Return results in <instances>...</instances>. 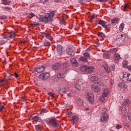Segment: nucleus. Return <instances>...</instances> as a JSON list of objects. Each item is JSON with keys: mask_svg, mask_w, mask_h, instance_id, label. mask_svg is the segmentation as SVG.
<instances>
[{"mask_svg": "<svg viewBox=\"0 0 131 131\" xmlns=\"http://www.w3.org/2000/svg\"><path fill=\"white\" fill-rule=\"evenodd\" d=\"M122 81L125 83H129L131 82V74L127 72H123V77Z\"/></svg>", "mask_w": 131, "mask_h": 131, "instance_id": "1", "label": "nucleus"}, {"mask_svg": "<svg viewBox=\"0 0 131 131\" xmlns=\"http://www.w3.org/2000/svg\"><path fill=\"white\" fill-rule=\"evenodd\" d=\"M109 120V114L107 113V111L102 113L100 116V122L102 123H106Z\"/></svg>", "mask_w": 131, "mask_h": 131, "instance_id": "2", "label": "nucleus"}, {"mask_svg": "<svg viewBox=\"0 0 131 131\" xmlns=\"http://www.w3.org/2000/svg\"><path fill=\"white\" fill-rule=\"evenodd\" d=\"M49 125L53 127H58L60 124V121L57 120L55 118L49 119Z\"/></svg>", "mask_w": 131, "mask_h": 131, "instance_id": "3", "label": "nucleus"}, {"mask_svg": "<svg viewBox=\"0 0 131 131\" xmlns=\"http://www.w3.org/2000/svg\"><path fill=\"white\" fill-rule=\"evenodd\" d=\"M15 36H16V33L14 32H12L7 34H4L2 37L4 39L10 40V38L11 39L14 38Z\"/></svg>", "mask_w": 131, "mask_h": 131, "instance_id": "4", "label": "nucleus"}, {"mask_svg": "<svg viewBox=\"0 0 131 131\" xmlns=\"http://www.w3.org/2000/svg\"><path fill=\"white\" fill-rule=\"evenodd\" d=\"M50 77V73H42L40 74L39 76V79L41 80H47Z\"/></svg>", "mask_w": 131, "mask_h": 131, "instance_id": "5", "label": "nucleus"}, {"mask_svg": "<svg viewBox=\"0 0 131 131\" xmlns=\"http://www.w3.org/2000/svg\"><path fill=\"white\" fill-rule=\"evenodd\" d=\"M91 81H92L95 84H98L99 85H102L101 84V79L96 76H92L91 78Z\"/></svg>", "mask_w": 131, "mask_h": 131, "instance_id": "6", "label": "nucleus"}, {"mask_svg": "<svg viewBox=\"0 0 131 131\" xmlns=\"http://www.w3.org/2000/svg\"><path fill=\"white\" fill-rule=\"evenodd\" d=\"M96 24H99V25H101L103 28H108V26L106 25L107 24V22L106 21L103 20H99V21L95 20Z\"/></svg>", "mask_w": 131, "mask_h": 131, "instance_id": "7", "label": "nucleus"}, {"mask_svg": "<svg viewBox=\"0 0 131 131\" xmlns=\"http://www.w3.org/2000/svg\"><path fill=\"white\" fill-rule=\"evenodd\" d=\"M46 68H47V66H41L40 67L34 68L36 72L38 73H41V72H43L45 70H46Z\"/></svg>", "mask_w": 131, "mask_h": 131, "instance_id": "8", "label": "nucleus"}, {"mask_svg": "<svg viewBox=\"0 0 131 131\" xmlns=\"http://www.w3.org/2000/svg\"><path fill=\"white\" fill-rule=\"evenodd\" d=\"M87 100L92 104L94 102V94L92 93H88L86 96Z\"/></svg>", "mask_w": 131, "mask_h": 131, "instance_id": "9", "label": "nucleus"}, {"mask_svg": "<svg viewBox=\"0 0 131 131\" xmlns=\"http://www.w3.org/2000/svg\"><path fill=\"white\" fill-rule=\"evenodd\" d=\"M37 19L41 22H50V18H48L47 16L41 15Z\"/></svg>", "mask_w": 131, "mask_h": 131, "instance_id": "10", "label": "nucleus"}, {"mask_svg": "<svg viewBox=\"0 0 131 131\" xmlns=\"http://www.w3.org/2000/svg\"><path fill=\"white\" fill-rule=\"evenodd\" d=\"M124 38H125V36L122 33H120L117 37V40H119L120 43H122L124 40Z\"/></svg>", "mask_w": 131, "mask_h": 131, "instance_id": "11", "label": "nucleus"}, {"mask_svg": "<svg viewBox=\"0 0 131 131\" xmlns=\"http://www.w3.org/2000/svg\"><path fill=\"white\" fill-rule=\"evenodd\" d=\"M51 68L53 69V70H54V71H56V70H58V69L61 68V64L59 63H54L52 65Z\"/></svg>", "mask_w": 131, "mask_h": 131, "instance_id": "12", "label": "nucleus"}, {"mask_svg": "<svg viewBox=\"0 0 131 131\" xmlns=\"http://www.w3.org/2000/svg\"><path fill=\"white\" fill-rule=\"evenodd\" d=\"M66 52L67 53L68 55H69L70 56H74L75 54V52L73 51V49L71 48H67L66 50Z\"/></svg>", "mask_w": 131, "mask_h": 131, "instance_id": "13", "label": "nucleus"}, {"mask_svg": "<svg viewBox=\"0 0 131 131\" xmlns=\"http://www.w3.org/2000/svg\"><path fill=\"white\" fill-rule=\"evenodd\" d=\"M40 34L41 36H43V37H46L48 39H51V38H52V36H51V34H50L49 33L41 32Z\"/></svg>", "mask_w": 131, "mask_h": 131, "instance_id": "14", "label": "nucleus"}, {"mask_svg": "<svg viewBox=\"0 0 131 131\" xmlns=\"http://www.w3.org/2000/svg\"><path fill=\"white\" fill-rule=\"evenodd\" d=\"M57 53L59 54L60 56L63 54V48H62V46L60 45H57Z\"/></svg>", "mask_w": 131, "mask_h": 131, "instance_id": "15", "label": "nucleus"}, {"mask_svg": "<svg viewBox=\"0 0 131 131\" xmlns=\"http://www.w3.org/2000/svg\"><path fill=\"white\" fill-rule=\"evenodd\" d=\"M54 15H55V12L54 11H51L47 14V18L50 19V21H52L53 20V17H54Z\"/></svg>", "mask_w": 131, "mask_h": 131, "instance_id": "16", "label": "nucleus"}, {"mask_svg": "<svg viewBox=\"0 0 131 131\" xmlns=\"http://www.w3.org/2000/svg\"><path fill=\"white\" fill-rule=\"evenodd\" d=\"M121 58L120 57V55L117 53H115L114 55V60L116 63L118 62L119 60H120Z\"/></svg>", "mask_w": 131, "mask_h": 131, "instance_id": "17", "label": "nucleus"}, {"mask_svg": "<svg viewBox=\"0 0 131 131\" xmlns=\"http://www.w3.org/2000/svg\"><path fill=\"white\" fill-rule=\"evenodd\" d=\"M32 119L34 121H36V122H41L42 121L41 118L38 116L32 117Z\"/></svg>", "mask_w": 131, "mask_h": 131, "instance_id": "18", "label": "nucleus"}, {"mask_svg": "<svg viewBox=\"0 0 131 131\" xmlns=\"http://www.w3.org/2000/svg\"><path fill=\"white\" fill-rule=\"evenodd\" d=\"M110 93V91L109 89H105L103 90V92L102 95H103V97H108V95H109Z\"/></svg>", "mask_w": 131, "mask_h": 131, "instance_id": "19", "label": "nucleus"}, {"mask_svg": "<svg viewBox=\"0 0 131 131\" xmlns=\"http://www.w3.org/2000/svg\"><path fill=\"white\" fill-rule=\"evenodd\" d=\"M92 91L94 92V93H99L100 91H101V88L100 86H94L92 88Z\"/></svg>", "mask_w": 131, "mask_h": 131, "instance_id": "20", "label": "nucleus"}, {"mask_svg": "<svg viewBox=\"0 0 131 131\" xmlns=\"http://www.w3.org/2000/svg\"><path fill=\"white\" fill-rule=\"evenodd\" d=\"M129 104H130V101L128 99H125L123 100L122 105L123 106H127Z\"/></svg>", "mask_w": 131, "mask_h": 131, "instance_id": "21", "label": "nucleus"}, {"mask_svg": "<svg viewBox=\"0 0 131 131\" xmlns=\"http://www.w3.org/2000/svg\"><path fill=\"white\" fill-rule=\"evenodd\" d=\"M68 91V89L67 88H60L59 90V92L60 94H66Z\"/></svg>", "mask_w": 131, "mask_h": 131, "instance_id": "22", "label": "nucleus"}, {"mask_svg": "<svg viewBox=\"0 0 131 131\" xmlns=\"http://www.w3.org/2000/svg\"><path fill=\"white\" fill-rule=\"evenodd\" d=\"M73 122H72L73 125H75V123L78 121V118L76 116H73L72 118Z\"/></svg>", "mask_w": 131, "mask_h": 131, "instance_id": "23", "label": "nucleus"}, {"mask_svg": "<svg viewBox=\"0 0 131 131\" xmlns=\"http://www.w3.org/2000/svg\"><path fill=\"white\" fill-rule=\"evenodd\" d=\"M12 75H12L9 73L6 74L5 75V76L4 78L5 81H8L10 80V79H11V77L12 76Z\"/></svg>", "mask_w": 131, "mask_h": 131, "instance_id": "24", "label": "nucleus"}, {"mask_svg": "<svg viewBox=\"0 0 131 131\" xmlns=\"http://www.w3.org/2000/svg\"><path fill=\"white\" fill-rule=\"evenodd\" d=\"M71 64H72L73 66H77V65H78L77 61H76L75 58L71 59Z\"/></svg>", "mask_w": 131, "mask_h": 131, "instance_id": "25", "label": "nucleus"}, {"mask_svg": "<svg viewBox=\"0 0 131 131\" xmlns=\"http://www.w3.org/2000/svg\"><path fill=\"white\" fill-rule=\"evenodd\" d=\"M94 71V67H87L86 73H92Z\"/></svg>", "mask_w": 131, "mask_h": 131, "instance_id": "26", "label": "nucleus"}, {"mask_svg": "<svg viewBox=\"0 0 131 131\" xmlns=\"http://www.w3.org/2000/svg\"><path fill=\"white\" fill-rule=\"evenodd\" d=\"M2 4H3V5H5V6H9V5L11 4V1L7 0H2Z\"/></svg>", "mask_w": 131, "mask_h": 131, "instance_id": "27", "label": "nucleus"}, {"mask_svg": "<svg viewBox=\"0 0 131 131\" xmlns=\"http://www.w3.org/2000/svg\"><path fill=\"white\" fill-rule=\"evenodd\" d=\"M111 54L110 52H107L103 54V57L104 59H110Z\"/></svg>", "mask_w": 131, "mask_h": 131, "instance_id": "28", "label": "nucleus"}, {"mask_svg": "<svg viewBox=\"0 0 131 131\" xmlns=\"http://www.w3.org/2000/svg\"><path fill=\"white\" fill-rule=\"evenodd\" d=\"M124 83H125V82H123V83H119L118 84L119 88H120L121 89H125L127 88V86L125 85Z\"/></svg>", "mask_w": 131, "mask_h": 131, "instance_id": "29", "label": "nucleus"}, {"mask_svg": "<svg viewBox=\"0 0 131 131\" xmlns=\"http://www.w3.org/2000/svg\"><path fill=\"white\" fill-rule=\"evenodd\" d=\"M87 70H88V66H82L81 67L80 70L82 72H86Z\"/></svg>", "mask_w": 131, "mask_h": 131, "instance_id": "30", "label": "nucleus"}, {"mask_svg": "<svg viewBox=\"0 0 131 131\" xmlns=\"http://www.w3.org/2000/svg\"><path fill=\"white\" fill-rule=\"evenodd\" d=\"M79 60L80 61H82L83 62H84V63H88V58L86 57H85L81 56L79 58Z\"/></svg>", "mask_w": 131, "mask_h": 131, "instance_id": "31", "label": "nucleus"}, {"mask_svg": "<svg viewBox=\"0 0 131 131\" xmlns=\"http://www.w3.org/2000/svg\"><path fill=\"white\" fill-rule=\"evenodd\" d=\"M103 68L105 70L107 73H110V68L107 66V64H104V65H103Z\"/></svg>", "mask_w": 131, "mask_h": 131, "instance_id": "32", "label": "nucleus"}, {"mask_svg": "<svg viewBox=\"0 0 131 131\" xmlns=\"http://www.w3.org/2000/svg\"><path fill=\"white\" fill-rule=\"evenodd\" d=\"M98 36L99 37H102V38H104V37L106 36V35H105V34L102 32H99L98 34Z\"/></svg>", "mask_w": 131, "mask_h": 131, "instance_id": "33", "label": "nucleus"}, {"mask_svg": "<svg viewBox=\"0 0 131 131\" xmlns=\"http://www.w3.org/2000/svg\"><path fill=\"white\" fill-rule=\"evenodd\" d=\"M124 28V24L123 23H122L120 25V26H119V30L120 31V32H122V31L123 30Z\"/></svg>", "mask_w": 131, "mask_h": 131, "instance_id": "34", "label": "nucleus"}, {"mask_svg": "<svg viewBox=\"0 0 131 131\" xmlns=\"http://www.w3.org/2000/svg\"><path fill=\"white\" fill-rule=\"evenodd\" d=\"M57 77L58 78H65V75L64 74L59 73L57 74Z\"/></svg>", "mask_w": 131, "mask_h": 131, "instance_id": "35", "label": "nucleus"}, {"mask_svg": "<svg viewBox=\"0 0 131 131\" xmlns=\"http://www.w3.org/2000/svg\"><path fill=\"white\" fill-rule=\"evenodd\" d=\"M75 86L77 90H79V91L81 90V89H82V88L81 87V85L78 83L75 84Z\"/></svg>", "mask_w": 131, "mask_h": 131, "instance_id": "36", "label": "nucleus"}, {"mask_svg": "<svg viewBox=\"0 0 131 131\" xmlns=\"http://www.w3.org/2000/svg\"><path fill=\"white\" fill-rule=\"evenodd\" d=\"M97 17H98V15L93 13L90 18V21H93V19H95Z\"/></svg>", "mask_w": 131, "mask_h": 131, "instance_id": "37", "label": "nucleus"}, {"mask_svg": "<svg viewBox=\"0 0 131 131\" xmlns=\"http://www.w3.org/2000/svg\"><path fill=\"white\" fill-rule=\"evenodd\" d=\"M106 98H107V96H103V95L102 94V96L100 97L99 100L100 102H104Z\"/></svg>", "mask_w": 131, "mask_h": 131, "instance_id": "38", "label": "nucleus"}, {"mask_svg": "<svg viewBox=\"0 0 131 131\" xmlns=\"http://www.w3.org/2000/svg\"><path fill=\"white\" fill-rule=\"evenodd\" d=\"M108 53H110V54H113V55H114V54L116 53V49H112L110 50V51L108 52Z\"/></svg>", "mask_w": 131, "mask_h": 131, "instance_id": "39", "label": "nucleus"}, {"mask_svg": "<svg viewBox=\"0 0 131 131\" xmlns=\"http://www.w3.org/2000/svg\"><path fill=\"white\" fill-rule=\"evenodd\" d=\"M35 126H36V129L38 130H40V129L42 128V125L41 124L36 125H35Z\"/></svg>", "mask_w": 131, "mask_h": 131, "instance_id": "40", "label": "nucleus"}, {"mask_svg": "<svg viewBox=\"0 0 131 131\" xmlns=\"http://www.w3.org/2000/svg\"><path fill=\"white\" fill-rule=\"evenodd\" d=\"M118 21V18L115 17V18H113V19H112L111 22H112V24H115V23H117Z\"/></svg>", "mask_w": 131, "mask_h": 131, "instance_id": "41", "label": "nucleus"}, {"mask_svg": "<svg viewBox=\"0 0 131 131\" xmlns=\"http://www.w3.org/2000/svg\"><path fill=\"white\" fill-rule=\"evenodd\" d=\"M123 64V67H124V68H127V61L126 60H124L122 62Z\"/></svg>", "mask_w": 131, "mask_h": 131, "instance_id": "42", "label": "nucleus"}, {"mask_svg": "<svg viewBox=\"0 0 131 131\" xmlns=\"http://www.w3.org/2000/svg\"><path fill=\"white\" fill-rule=\"evenodd\" d=\"M77 102H78V104H79V105H82V103H83V100H82V99L79 98L77 100Z\"/></svg>", "mask_w": 131, "mask_h": 131, "instance_id": "43", "label": "nucleus"}, {"mask_svg": "<svg viewBox=\"0 0 131 131\" xmlns=\"http://www.w3.org/2000/svg\"><path fill=\"white\" fill-rule=\"evenodd\" d=\"M28 15L30 19H31V18H33V17L35 16V14L33 13H28Z\"/></svg>", "mask_w": 131, "mask_h": 131, "instance_id": "44", "label": "nucleus"}, {"mask_svg": "<svg viewBox=\"0 0 131 131\" xmlns=\"http://www.w3.org/2000/svg\"><path fill=\"white\" fill-rule=\"evenodd\" d=\"M83 55L84 57H86V58H91V55H90V53L88 52H85L83 54Z\"/></svg>", "mask_w": 131, "mask_h": 131, "instance_id": "45", "label": "nucleus"}, {"mask_svg": "<svg viewBox=\"0 0 131 131\" xmlns=\"http://www.w3.org/2000/svg\"><path fill=\"white\" fill-rule=\"evenodd\" d=\"M8 18V16L7 15H2L0 16L1 20H5V19H7Z\"/></svg>", "mask_w": 131, "mask_h": 131, "instance_id": "46", "label": "nucleus"}, {"mask_svg": "<svg viewBox=\"0 0 131 131\" xmlns=\"http://www.w3.org/2000/svg\"><path fill=\"white\" fill-rule=\"evenodd\" d=\"M6 42H7V40L5 39H2L0 41V45L1 46H3V45H5V43H6Z\"/></svg>", "mask_w": 131, "mask_h": 131, "instance_id": "47", "label": "nucleus"}, {"mask_svg": "<svg viewBox=\"0 0 131 131\" xmlns=\"http://www.w3.org/2000/svg\"><path fill=\"white\" fill-rule=\"evenodd\" d=\"M5 82H6V80H5V79H0V85H3V84H4Z\"/></svg>", "mask_w": 131, "mask_h": 131, "instance_id": "48", "label": "nucleus"}, {"mask_svg": "<svg viewBox=\"0 0 131 131\" xmlns=\"http://www.w3.org/2000/svg\"><path fill=\"white\" fill-rule=\"evenodd\" d=\"M127 9H129V5H128V4H125V5L124 7V11H126Z\"/></svg>", "mask_w": 131, "mask_h": 131, "instance_id": "49", "label": "nucleus"}, {"mask_svg": "<svg viewBox=\"0 0 131 131\" xmlns=\"http://www.w3.org/2000/svg\"><path fill=\"white\" fill-rule=\"evenodd\" d=\"M48 95L49 96H50V97H51L52 98H55V94L51 93V92H49L48 93Z\"/></svg>", "mask_w": 131, "mask_h": 131, "instance_id": "50", "label": "nucleus"}, {"mask_svg": "<svg viewBox=\"0 0 131 131\" xmlns=\"http://www.w3.org/2000/svg\"><path fill=\"white\" fill-rule=\"evenodd\" d=\"M111 67L112 70H113V71H115V65H114V64H112L111 65Z\"/></svg>", "mask_w": 131, "mask_h": 131, "instance_id": "51", "label": "nucleus"}, {"mask_svg": "<svg viewBox=\"0 0 131 131\" xmlns=\"http://www.w3.org/2000/svg\"><path fill=\"white\" fill-rule=\"evenodd\" d=\"M50 42H49V41H46V42H45L44 43H43V46H45V47H47V46H50Z\"/></svg>", "mask_w": 131, "mask_h": 131, "instance_id": "52", "label": "nucleus"}, {"mask_svg": "<svg viewBox=\"0 0 131 131\" xmlns=\"http://www.w3.org/2000/svg\"><path fill=\"white\" fill-rule=\"evenodd\" d=\"M116 127L117 129H119V128H121V127H122V125L120 124H118L116 126Z\"/></svg>", "mask_w": 131, "mask_h": 131, "instance_id": "53", "label": "nucleus"}, {"mask_svg": "<svg viewBox=\"0 0 131 131\" xmlns=\"http://www.w3.org/2000/svg\"><path fill=\"white\" fill-rule=\"evenodd\" d=\"M4 108H5V106L3 105H0V112L1 111H3L4 110Z\"/></svg>", "mask_w": 131, "mask_h": 131, "instance_id": "54", "label": "nucleus"}, {"mask_svg": "<svg viewBox=\"0 0 131 131\" xmlns=\"http://www.w3.org/2000/svg\"><path fill=\"white\" fill-rule=\"evenodd\" d=\"M46 111V108L42 109V110L40 112V114H43V113H45Z\"/></svg>", "mask_w": 131, "mask_h": 131, "instance_id": "55", "label": "nucleus"}, {"mask_svg": "<svg viewBox=\"0 0 131 131\" xmlns=\"http://www.w3.org/2000/svg\"><path fill=\"white\" fill-rule=\"evenodd\" d=\"M123 125L124 126H127V127H129V125L128 123H127L126 122L123 123Z\"/></svg>", "mask_w": 131, "mask_h": 131, "instance_id": "56", "label": "nucleus"}, {"mask_svg": "<svg viewBox=\"0 0 131 131\" xmlns=\"http://www.w3.org/2000/svg\"><path fill=\"white\" fill-rule=\"evenodd\" d=\"M5 10H8V11H11L12 10V8L11 7H4Z\"/></svg>", "mask_w": 131, "mask_h": 131, "instance_id": "57", "label": "nucleus"}, {"mask_svg": "<svg viewBox=\"0 0 131 131\" xmlns=\"http://www.w3.org/2000/svg\"><path fill=\"white\" fill-rule=\"evenodd\" d=\"M40 2L42 4H46L48 2V0H40Z\"/></svg>", "mask_w": 131, "mask_h": 131, "instance_id": "58", "label": "nucleus"}, {"mask_svg": "<svg viewBox=\"0 0 131 131\" xmlns=\"http://www.w3.org/2000/svg\"><path fill=\"white\" fill-rule=\"evenodd\" d=\"M14 76L15 78H18V77H19V75H18V74L16 73H14Z\"/></svg>", "mask_w": 131, "mask_h": 131, "instance_id": "59", "label": "nucleus"}, {"mask_svg": "<svg viewBox=\"0 0 131 131\" xmlns=\"http://www.w3.org/2000/svg\"><path fill=\"white\" fill-rule=\"evenodd\" d=\"M95 47H100V43L96 42L95 45Z\"/></svg>", "mask_w": 131, "mask_h": 131, "instance_id": "60", "label": "nucleus"}, {"mask_svg": "<svg viewBox=\"0 0 131 131\" xmlns=\"http://www.w3.org/2000/svg\"><path fill=\"white\" fill-rule=\"evenodd\" d=\"M127 69L129 70L130 71H131V66H128L127 67Z\"/></svg>", "mask_w": 131, "mask_h": 131, "instance_id": "61", "label": "nucleus"}, {"mask_svg": "<svg viewBox=\"0 0 131 131\" xmlns=\"http://www.w3.org/2000/svg\"><path fill=\"white\" fill-rule=\"evenodd\" d=\"M97 2H101L102 3H104L103 0H96Z\"/></svg>", "mask_w": 131, "mask_h": 131, "instance_id": "62", "label": "nucleus"}, {"mask_svg": "<svg viewBox=\"0 0 131 131\" xmlns=\"http://www.w3.org/2000/svg\"><path fill=\"white\" fill-rule=\"evenodd\" d=\"M33 25V26H34L35 27L36 26H37L38 25V24H34Z\"/></svg>", "mask_w": 131, "mask_h": 131, "instance_id": "63", "label": "nucleus"}, {"mask_svg": "<svg viewBox=\"0 0 131 131\" xmlns=\"http://www.w3.org/2000/svg\"><path fill=\"white\" fill-rule=\"evenodd\" d=\"M128 118L129 120H130V121H131V117H130V116H128Z\"/></svg>", "mask_w": 131, "mask_h": 131, "instance_id": "64", "label": "nucleus"}]
</instances>
